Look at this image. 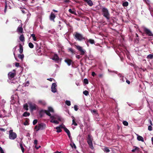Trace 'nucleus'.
Returning a JSON list of instances; mask_svg holds the SVG:
<instances>
[{"instance_id": "nucleus-1", "label": "nucleus", "mask_w": 153, "mask_h": 153, "mask_svg": "<svg viewBox=\"0 0 153 153\" xmlns=\"http://www.w3.org/2000/svg\"><path fill=\"white\" fill-rule=\"evenodd\" d=\"M102 15L105 17L107 20H109L110 18V14L109 11L107 8L104 7H102L101 8Z\"/></svg>"}, {"instance_id": "nucleus-2", "label": "nucleus", "mask_w": 153, "mask_h": 153, "mask_svg": "<svg viewBox=\"0 0 153 153\" xmlns=\"http://www.w3.org/2000/svg\"><path fill=\"white\" fill-rule=\"evenodd\" d=\"M74 38L76 40L81 41L84 40H85V38L83 37V35L78 32H75L74 34Z\"/></svg>"}, {"instance_id": "nucleus-3", "label": "nucleus", "mask_w": 153, "mask_h": 153, "mask_svg": "<svg viewBox=\"0 0 153 153\" xmlns=\"http://www.w3.org/2000/svg\"><path fill=\"white\" fill-rule=\"evenodd\" d=\"M93 138L91 135L88 134L87 137V142L90 148L92 149H94V147L92 143Z\"/></svg>"}, {"instance_id": "nucleus-4", "label": "nucleus", "mask_w": 153, "mask_h": 153, "mask_svg": "<svg viewBox=\"0 0 153 153\" xmlns=\"http://www.w3.org/2000/svg\"><path fill=\"white\" fill-rule=\"evenodd\" d=\"M29 107L31 111H33L39 109V107L36 104L32 103L31 102L28 103Z\"/></svg>"}, {"instance_id": "nucleus-5", "label": "nucleus", "mask_w": 153, "mask_h": 153, "mask_svg": "<svg viewBox=\"0 0 153 153\" xmlns=\"http://www.w3.org/2000/svg\"><path fill=\"white\" fill-rule=\"evenodd\" d=\"M76 49L80 52V54L82 55H84L86 51L83 49L81 46L79 45H76Z\"/></svg>"}, {"instance_id": "nucleus-6", "label": "nucleus", "mask_w": 153, "mask_h": 153, "mask_svg": "<svg viewBox=\"0 0 153 153\" xmlns=\"http://www.w3.org/2000/svg\"><path fill=\"white\" fill-rule=\"evenodd\" d=\"M46 127V124L43 123H39L38 124V128L36 130V131H38L39 130H44L45 128Z\"/></svg>"}, {"instance_id": "nucleus-7", "label": "nucleus", "mask_w": 153, "mask_h": 153, "mask_svg": "<svg viewBox=\"0 0 153 153\" xmlns=\"http://www.w3.org/2000/svg\"><path fill=\"white\" fill-rule=\"evenodd\" d=\"M9 138L11 140H14L17 137L16 134L13 132L12 130H10L9 131Z\"/></svg>"}, {"instance_id": "nucleus-8", "label": "nucleus", "mask_w": 153, "mask_h": 153, "mask_svg": "<svg viewBox=\"0 0 153 153\" xmlns=\"http://www.w3.org/2000/svg\"><path fill=\"white\" fill-rule=\"evenodd\" d=\"M143 30L147 35L149 36H153V34L152 33V31L149 29L144 27H143Z\"/></svg>"}, {"instance_id": "nucleus-9", "label": "nucleus", "mask_w": 153, "mask_h": 153, "mask_svg": "<svg viewBox=\"0 0 153 153\" xmlns=\"http://www.w3.org/2000/svg\"><path fill=\"white\" fill-rule=\"evenodd\" d=\"M143 1L148 5H149V10L150 11V14L152 16H153L152 11H153V8H152L151 6L149 5L150 1L149 0H143Z\"/></svg>"}, {"instance_id": "nucleus-10", "label": "nucleus", "mask_w": 153, "mask_h": 153, "mask_svg": "<svg viewBox=\"0 0 153 153\" xmlns=\"http://www.w3.org/2000/svg\"><path fill=\"white\" fill-rule=\"evenodd\" d=\"M57 87V85L56 83H53L52 84L51 89V91L52 92L55 93L57 91V89L56 87Z\"/></svg>"}, {"instance_id": "nucleus-11", "label": "nucleus", "mask_w": 153, "mask_h": 153, "mask_svg": "<svg viewBox=\"0 0 153 153\" xmlns=\"http://www.w3.org/2000/svg\"><path fill=\"white\" fill-rule=\"evenodd\" d=\"M52 59L57 63H59V61L60 60V58L56 54H54L53 57L52 58Z\"/></svg>"}, {"instance_id": "nucleus-12", "label": "nucleus", "mask_w": 153, "mask_h": 153, "mask_svg": "<svg viewBox=\"0 0 153 153\" xmlns=\"http://www.w3.org/2000/svg\"><path fill=\"white\" fill-rule=\"evenodd\" d=\"M64 130L65 131V132L67 133L68 136V137H69L70 140L71 141V142H72V138L71 136V133L70 131L66 127L64 128Z\"/></svg>"}, {"instance_id": "nucleus-13", "label": "nucleus", "mask_w": 153, "mask_h": 153, "mask_svg": "<svg viewBox=\"0 0 153 153\" xmlns=\"http://www.w3.org/2000/svg\"><path fill=\"white\" fill-rule=\"evenodd\" d=\"M22 24L21 23V24L19 25V26L18 27L16 31L18 33H22L23 32V29L22 28Z\"/></svg>"}, {"instance_id": "nucleus-14", "label": "nucleus", "mask_w": 153, "mask_h": 153, "mask_svg": "<svg viewBox=\"0 0 153 153\" xmlns=\"http://www.w3.org/2000/svg\"><path fill=\"white\" fill-rule=\"evenodd\" d=\"M51 119H57L60 121L61 120V117L57 114H54L52 115V117H51Z\"/></svg>"}, {"instance_id": "nucleus-15", "label": "nucleus", "mask_w": 153, "mask_h": 153, "mask_svg": "<svg viewBox=\"0 0 153 153\" xmlns=\"http://www.w3.org/2000/svg\"><path fill=\"white\" fill-rule=\"evenodd\" d=\"M9 79H11L14 77L15 75V74L12 72H10L8 74Z\"/></svg>"}, {"instance_id": "nucleus-16", "label": "nucleus", "mask_w": 153, "mask_h": 153, "mask_svg": "<svg viewBox=\"0 0 153 153\" xmlns=\"http://www.w3.org/2000/svg\"><path fill=\"white\" fill-rule=\"evenodd\" d=\"M56 17V16L54 13H51L49 19L51 21L55 22L54 19Z\"/></svg>"}, {"instance_id": "nucleus-17", "label": "nucleus", "mask_w": 153, "mask_h": 153, "mask_svg": "<svg viewBox=\"0 0 153 153\" xmlns=\"http://www.w3.org/2000/svg\"><path fill=\"white\" fill-rule=\"evenodd\" d=\"M118 76L119 77L121 82H125L126 79V78L124 77V76H122L121 74L119 73L118 74Z\"/></svg>"}, {"instance_id": "nucleus-18", "label": "nucleus", "mask_w": 153, "mask_h": 153, "mask_svg": "<svg viewBox=\"0 0 153 153\" xmlns=\"http://www.w3.org/2000/svg\"><path fill=\"white\" fill-rule=\"evenodd\" d=\"M85 2L87 3L90 6H92L93 4V3L91 0H83Z\"/></svg>"}, {"instance_id": "nucleus-19", "label": "nucleus", "mask_w": 153, "mask_h": 153, "mask_svg": "<svg viewBox=\"0 0 153 153\" xmlns=\"http://www.w3.org/2000/svg\"><path fill=\"white\" fill-rule=\"evenodd\" d=\"M65 62L67 64L68 66H69L71 64L72 60L68 59H65Z\"/></svg>"}, {"instance_id": "nucleus-20", "label": "nucleus", "mask_w": 153, "mask_h": 153, "mask_svg": "<svg viewBox=\"0 0 153 153\" xmlns=\"http://www.w3.org/2000/svg\"><path fill=\"white\" fill-rule=\"evenodd\" d=\"M45 110H41L39 112V115L40 117L41 118L42 117L45 113Z\"/></svg>"}, {"instance_id": "nucleus-21", "label": "nucleus", "mask_w": 153, "mask_h": 153, "mask_svg": "<svg viewBox=\"0 0 153 153\" xmlns=\"http://www.w3.org/2000/svg\"><path fill=\"white\" fill-rule=\"evenodd\" d=\"M85 40H86L87 41V42H89L91 44H94V41L93 39H88L87 38H85Z\"/></svg>"}, {"instance_id": "nucleus-22", "label": "nucleus", "mask_w": 153, "mask_h": 153, "mask_svg": "<svg viewBox=\"0 0 153 153\" xmlns=\"http://www.w3.org/2000/svg\"><path fill=\"white\" fill-rule=\"evenodd\" d=\"M17 46H16L13 49V55L14 56V57H15V59H16V60L18 61V60H17V58H16V56H15V51H16V48H17Z\"/></svg>"}, {"instance_id": "nucleus-23", "label": "nucleus", "mask_w": 153, "mask_h": 153, "mask_svg": "<svg viewBox=\"0 0 153 153\" xmlns=\"http://www.w3.org/2000/svg\"><path fill=\"white\" fill-rule=\"evenodd\" d=\"M137 135V139L138 141H141L142 142L144 141V139L143 137L138 135Z\"/></svg>"}, {"instance_id": "nucleus-24", "label": "nucleus", "mask_w": 153, "mask_h": 153, "mask_svg": "<svg viewBox=\"0 0 153 153\" xmlns=\"http://www.w3.org/2000/svg\"><path fill=\"white\" fill-rule=\"evenodd\" d=\"M39 104H41L43 105H45L46 104L45 102L43 100H40L38 101Z\"/></svg>"}, {"instance_id": "nucleus-25", "label": "nucleus", "mask_w": 153, "mask_h": 153, "mask_svg": "<svg viewBox=\"0 0 153 153\" xmlns=\"http://www.w3.org/2000/svg\"><path fill=\"white\" fill-rule=\"evenodd\" d=\"M19 52L20 53H22L23 52V47L21 44H19Z\"/></svg>"}, {"instance_id": "nucleus-26", "label": "nucleus", "mask_w": 153, "mask_h": 153, "mask_svg": "<svg viewBox=\"0 0 153 153\" xmlns=\"http://www.w3.org/2000/svg\"><path fill=\"white\" fill-rule=\"evenodd\" d=\"M19 39L22 42L25 41V37L23 34L21 35L19 37Z\"/></svg>"}, {"instance_id": "nucleus-27", "label": "nucleus", "mask_w": 153, "mask_h": 153, "mask_svg": "<svg viewBox=\"0 0 153 153\" xmlns=\"http://www.w3.org/2000/svg\"><path fill=\"white\" fill-rule=\"evenodd\" d=\"M30 115V113L29 112L26 111L23 114L22 116L24 117H27L29 116Z\"/></svg>"}, {"instance_id": "nucleus-28", "label": "nucleus", "mask_w": 153, "mask_h": 153, "mask_svg": "<svg viewBox=\"0 0 153 153\" xmlns=\"http://www.w3.org/2000/svg\"><path fill=\"white\" fill-rule=\"evenodd\" d=\"M54 119H51L50 122L51 123L56 124H58L59 122L57 120H54Z\"/></svg>"}, {"instance_id": "nucleus-29", "label": "nucleus", "mask_w": 153, "mask_h": 153, "mask_svg": "<svg viewBox=\"0 0 153 153\" xmlns=\"http://www.w3.org/2000/svg\"><path fill=\"white\" fill-rule=\"evenodd\" d=\"M31 36L32 37L34 41H37V39L35 36V35L34 34H32L31 35Z\"/></svg>"}, {"instance_id": "nucleus-30", "label": "nucleus", "mask_w": 153, "mask_h": 153, "mask_svg": "<svg viewBox=\"0 0 153 153\" xmlns=\"http://www.w3.org/2000/svg\"><path fill=\"white\" fill-rule=\"evenodd\" d=\"M48 112H54V110L53 108L51 107H48Z\"/></svg>"}, {"instance_id": "nucleus-31", "label": "nucleus", "mask_w": 153, "mask_h": 153, "mask_svg": "<svg viewBox=\"0 0 153 153\" xmlns=\"http://www.w3.org/2000/svg\"><path fill=\"white\" fill-rule=\"evenodd\" d=\"M56 129L57 130L56 132L58 133H60L62 131L60 126H57L56 128Z\"/></svg>"}, {"instance_id": "nucleus-32", "label": "nucleus", "mask_w": 153, "mask_h": 153, "mask_svg": "<svg viewBox=\"0 0 153 153\" xmlns=\"http://www.w3.org/2000/svg\"><path fill=\"white\" fill-rule=\"evenodd\" d=\"M147 58L150 59H153V54H149L147 56Z\"/></svg>"}, {"instance_id": "nucleus-33", "label": "nucleus", "mask_w": 153, "mask_h": 153, "mask_svg": "<svg viewBox=\"0 0 153 153\" xmlns=\"http://www.w3.org/2000/svg\"><path fill=\"white\" fill-rule=\"evenodd\" d=\"M72 118L73 119L72 125H74L75 126H77V124L75 121L74 117H72Z\"/></svg>"}, {"instance_id": "nucleus-34", "label": "nucleus", "mask_w": 153, "mask_h": 153, "mask_svg": "<svg viewBox=\"0 0 153 153\" xmlns=\"http://www.w3.org/2000/svg\"><path fill=\"white\" fill-rule=\"evenodd\" d=\"M28 106L27 103L25 104L23 106L24 108L27 111L28 110Z\"/></svg>"}, {"instance_id": "nucleus-35", "label": "nucleus", "mask_w": 153, "mask_h": 153, "mask_svg": "<svg viewBox=\"0 0 153 153\" xmlns=\"http://www.w3.org/2000/svg\"><path fill=\"white\" fill-rule=\"evenodd\" d=\"M24 55L23 54H19L18 55V57L19 59H21L22 60H23L24 58Z\"/></svg>"}, {"instance_id": "nucleus-36", "label": "nucleus", "mask_w": 153, "mask_h": 153, "mask_svg": "<svg viewBox=\"0 0 153 153\" xmlns=\"http://www.w3.org/2000/svg\"><path fill=\"white\" fill-rule=\"evenodd\" d=\"M122 5L123 7H127L128 5V3L127 1H125L123 2Z\"/></svg>"}, {"instance_id": "nucleus-37", "label": "nucleus", "mask_w": 153, "mask_h": 153, "mask_svg": "<svg viewBox=\"0 0 153 153\" xmlns=\"http://www.w3.org/2000/svg\"><path fill=\"white\" fill-rule=\"evenodd\" d=\"M103 150L104 151V152H109L110 151V150L108 149V148L107 147H105V148L103 149Z\"/></svg>"}, {"instance_id": "nucleus-38", "label": "nucleus", "mask_w": 153, "mask_h": 153, "mask_svg": "<svg viewBox=\"0 0 153 153\" xmlns=\"http://www.w3.org/2000/svg\"><path fill=\"white\" fill-rule=\"evenodd\" d=\"M65 103L66 105L69 106L71 105V101L69 100H66L65 102Z\"/></svg>"}, {"instance_id": "nucleus-39", "label": "nucleus", "mask_w": 153, "mask_h": 153, "mask_svg": "<svg viewBox=\"0 0 153 153\" xmlns=\"http://www.w3.org/2000/svg\"><path fill=\"white\" fill-rule=\"evenodd\" d=\"M45 113L48 116H49L50 118H51V117H52V115H51V114L50 113V112H48V111H47L45 110Z\"/></svg>"}, {"instance_id": "nucleus-40", "label": "nucleus", "mask_w": 153, "mask_h": 153, "mask_svg": "<svg viewBox=\"0 0 153 153\" xmlns=\"http://www.w3.org/2000/svg\"><path fill=\"white\" fill-rule=\"evenodd\" d=\"M28 46L29 47L31 48H32L34 47V45L31 42H29V43Z\"/></svg>"}, {"instance_id": "nucleus-41", "label": "nucleus", "mask_w": 153, "mask_h": 153, "mask_svg": "<svg viewBox=\"0 0 153 153\" xmlns=\"http://www.w3.org/2000/svg\"><path fill=\"white\" fill-rule=\"evenodd\" d=\"M68 11L70 13L73 14H75L76 13L75 11H72L71 9H69L68 10Z\"/></svg>"}, {"instance_id": "nucleus-42", "label": "nucleus", "mask_w": 153, "mask_h": 153, "mask_svg": "<svg viewBox=\"0 0 153 153\" xmlns=\"http://www.w3.org/2000/svg\"><path fill=\"white\" fill-rule=\"evenodd\" d=\"M20 146L22 150V152L23 153L24 152V149L22 144H20Z\"/></svg>"}, {"instance_id": "nucleus-43", "label": "nucleus", "mask_w": 153, "mask_h": 153, "mask_svg": "<svg viewBox=\"0 0 153 153\" xmlns=\"http://www.w3.org/2000/svg\"><path fill=\"white\" fill-rule=\"evenodd\" d=\"M89 92H88L86 90H85L83 92V94L85 96H87Z\"/></svg>"}, {"instance_id": "nucleus-44", "label": "nucleus", "mask_w": 153, "mask_h": 153, "mask_svg": "<svg viewBox=\"0 0 153 153\" xmlns=\"http://www.w3.org/2000/svg\"><path fill=\"white\" fill-rule=\"evenodd\" d=\"M139 148L137 147H135V148L134 149H133L131 151L132 152H135L136 150H138Z\"/></svg>"}, {"instance_id": "nucleus-45", "label": "nucleus", "mask_w": 153, "mask_h": 153, "mask_svg": "<svg viewBox=\"0 0 153 153\" xmlns=\"http://www.w3.org/2000/svg\"><path fill=\"white\" fill-rule=\"evenodd\" d=\"M72 144H71V147H72V148H73V147H74V148L75 149H76V145H75V144H74L73 142V143H72Z\"/></svg>"}, {"instance_id": "nucleus-46", "label": "nucleus", "mask_w": 153, "mask_h": 153, "mask_svg": "<svg viewBox=\"0 0 153 153\" xmlns=\"http://www.w3.org/2000/svg\"><path fill=\"white\" fill-rule=\"evenodd\" d=\"M84 82L85 84H88V79L86 78L84 79Z\"/></svg>"}, {"instance_id": "nucleus-47", "label": "nucleus", "mask_w": 153, "mask_h": 153, "mask_svg": "<svg viewBox=\"0 0 153 153\" xmlns=\"http://www.w3.org/2000/svg\"><path fill=\"white\" fill-rule=\"evenodd\" d=\"M123 124L125 126H127L128 125V123L126 121H123Z\"/></svg>"}, {"instance_id": "nucleus-48", "label": "nucleus", "mask_w": 153, "mask_h": 153, "mask_svg": "<svg viewBox=\"0 0 153 153\" xmlns=\"http://www.w3.org/2000/svg\"><path fill=\"white\" fill-rule=\"evenodd\" d=\"M38 120L36 119H35L34 120L33 122V125H36L37 123Z\"/></svg>"}, {"instance_id": "nucleus-49", "label": "nucleus", "mask_w": 153, "mask_h": 153, "mask_svg": "<svg viewBox=\"0 0 153 153\" xmlns=\"http://www.w3.org/2000/svg\"><path fill=\"white\" fill-rule=\"evenodd\" d=\"M152 125H150L148 126V129L149 131H151L152 130Z\"/></svg>"}, {"instance_id": "nucleus-50", "label": "nucleus", "mask_w": 153, "mask_h": 153, "mask_svg": "<svg viewBox=\"0 0 153 153\" xmlns=\"http://www.w3.org/2000/svg\"><path fill=\"white\" fill-rule=\"evenodd\" d=\"M68 50L69 51H70L72 54H73L74 52V50L72 49V48H69L68 49Z\"/></svg>"}, {"instance_id": "nucleus-51", "label": "nucleus", "mask_w": 153, "mask_h": 153, "mask_svg": "<svg viewBox=\"0 0 153 153\" xmlns=\"http://www.w3.org/2000/svg\"><path fill=\"white\" fill-rule=\"evenodd\" d=\"M74 110L75 111H77L78 110L77 105H74Z\"/></svg>"}, {"instance_id": "nucleus-52", "label": "nucleus", "mask_w": 153, "mask_h": 153, "mask_svg": "<svg viewBox=\"0 0 153 153\" xmlns=\"http://www.w3.org/2000/svg\"><path fill=\"white\" fill-rule=\"evenodd\" d=\"M108 71L109 72H113V73H114L115 74H117V72L116 71H112L111 70H109V69H108Z\"/></svg>"}, {"instance_id": "nucleus-53", "label": "nucleus", "mask_w": 153, "mask_h": 153, "mask_svg": "<svg viewBox=\"0 0 153 153\" xmlns=\"http://www.w3.org/2000/svg\"><path fill=\"white\" fill-rule=\"evenodd\" d=\"M59 126H60V128H63L64 130V128L66 127L63 124L60 125Z\"/></svg>"}, {"instance_id": "nucleus-54", "label": "nucleus", "mask_w": 153, "mask_h": 153, "mask_svg": "<svg viewBox=\"0 0 153 153\" xmlns=\"http://www.w3.org/2000/svg\"><path fill=\"white\" fill-rule=\"evenodd\" d=\"M7 4H6V5H5V8H4V13H5L6 12V10H7Z\"/></svg>"}, {"instance_id": "nucleus-55", "label": "nucleus", "mask_w": 153, "mask_h": 153, "mask_svg": "<svg viewBox=\"0 0 153 153\" xmlns=\"http://www.w3.org/2000/svg\"><path fill=\"white\" fill-rule=\"evenodd\" d=\"M15 65L16 67H18L19 66V63L18 62H16Z\"/></svg>"}, {"instance_id": "nucleus-56", "label": "nucleus", "mask_w": 153, "mask_h": 153, "mask_svg": "<svg viewBox=\"0 0 153 153\" xmlns=\"http://www.w3.org/2000/svg\"><path fill=\"white\" fill-rule=\"evenodd\" d=\"M96 74L93 71L92 72L91 75L93 76H94L95 75H96Z\"/></svg>"}, {"instance_id": "nucleus-57", "label": "nucleus", "mask_w": 153, "mask_h": 153, "mask_svg": "<svg viewBox=\"0 0 153 153\" xmlns=\"http://www.w3.org/2000/svg\"><path fill=\"white\" fill-rule=\"evenodd\" d=\"M38 143V141L37 140H34V144L36 145Z\"/></svg>"}, {"instance_id": "nucleus-58", "label": "nucleus", "mask_w": 153, "mask_h": 153, "mask_svg": "<svg viewBox=\"0 0 153 153\" xmlns=\"http://www.w3.org/2000/svg\"><path fill=\"white\" fill-rule=\"evenodd\" d=\"M85 40V44H86V45H87V46L88 47H89V44L88 43V42H87V41L86 40Z\"/></svg>"}, {"instance_id": "nucleus-59", "label": "nucleus", "mask_w": 153, "mask_h": 153, "mask_svg": "<svg viewBox=\"0 0 153 153\" xmlns=\"http://www.w3.org/2000/svg\"><path fill=\"white\" fill-rule=\"evenodd\" d=\"M103 76V74H100L98 75V76L100 78H102Z\"/></svg>"}, {"instance_id": "nucleus-60", "label": "nucleus", "mask_w": 153, "mask_h": 153, "mask_svg": "<svg viewBox=\"0 0 153 153\" xmlns=\"http://www.w3.org/2000/svg\"><path fill=\"white\" fill-rule=\"evenodd\" d=\"M0 130L1 131H5V129L4 128H0Z\"/></svg>"}, {"instance_id": "nucleus-61", "label": "nucleus", "mask_w": 153, "mask_h": 153, "mask_svg": "<svg viewBox=\"0 0 153 153\" xmlns=\"http://www.w3.org/2000/svg\"><path fill=\"white\" fill-rule=\"evenodd\" d=\"M126 82L128 83V84H130V82L128 80L126 79Z\"/></svg>"}, {"instance_id": "nucleus-62", "label": "nucleus", "mask_w": 153, "mask_h": 153, "mask_svg": "<svg viewBox=\"0 0 153 153\" xmlns=\"http://www.w3.org/2000/svg\"><path fill=\"white\" fill-rule=\"evenodd\" d=\"M149 123H150L151 125H152V121H151V120H150V119H149Z\"/></svg>"}, {"instance_id": "nucleus-63", "label": "nucleus", "mask_w": 153, "mask_h": 153, "mask_svg": "<svg viewBox=\"0 0 153 153\" xmlns=\"http://www.w3.org/2000/svg\"><path fill=\"white\" fill-rule=\"evenodd\" d=\"M76 58L79 59L80 58V56L79 55H77L76 56Z\"/></svg>"}, {"instance_id": "nucleus-64", "label": "nucleus", "mask_w": 153, "mask_h": 153, "mask_svg": "<svg viewBox=\"0 0 153 153\" xmlns=\"http://www.w3.org/2000/svg\"><path fill=\"white\" fill-rule=\"evenodd\" d=\"M53 78H48L47 79V80H49V81H52V80L53 79Z\"/></svg>"}]
</instances>
